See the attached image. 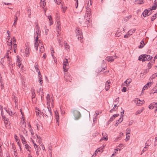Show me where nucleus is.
Wrapping results in <instances>:
<instances>
[{"mask_svg": "<svg viewBox=\"0 0 157 157\" xmlns=\"http://www.w3.org/2000/svg\"><path fill=\"white\" fill-rule=\"evenodd\" d=\"M90 6L88 5V4L87 6L86 7V11L87 12L89 13L90 12L91 9L89 8Z\"/></svg>", "mask_w": 157, "mask_h": 157, "instance_id": "obj_23", "label": "nucleus"}, {"mask_svg": "<svg viewBox=\"0 0 157 157\" xmlns=\"http://www.w3.org/2000/svg\"><path fill=\"white\" fill-rule=\"evenodd\" d=\"M10 32L9 31V30H7V34H8V36H7V37H10Z\"/></svg>", "mask_w": 157, "mask_h": 157, "instance_id": "obj_53", "label": "nucleus"}, {"mask_svg": "<svg viewBox=\"0 0 157 157\" xmlns=\"http://www.w3.org/2000/svg\"><path fill=\"white\" fill-rule=\"evenodd\" d=\"M152 93L153 94L155 93H157V85H156L155 87H154L152 90Z\"/></svg>", "mask_w": 157, "mask_h": 157, "instance_id": "obj_11", "label": "nucleus"}, {"mask_svg": "<svg viewBox=\"0 0 157 157\" xmlns=\"http://www.w3.org/2000/svg\"><path fill=\"white\" fill-rule=\"evenodd\" d=\"M148 88V87H147V85H145L143 87V90H142V91H143V90H145L146 89Z\"/></svg>", "mask_w": 157, "mask_h": 157, "instance_id": "obj_51", "label": "nucleus"}, {"mask_svg": "<svg viewBox=\"0 0 157 157\" xmlns=\"http://www.w3.org/2000/svg\"><path fill=\"white\" fill-rule=\"evenodd\" d=\"M54 1H56V3L58 5H59L61 3V0H54Z\"/></svg>", "mask_w": 157, "mask_h": 157, "instance_id": "obj_31", "label": "nucleus"}, {"mask_svg": "<svg viewBox=\"0 0 157 157\" xmlns=\"http://www.w3.org/2000/svg\"><path fill=\"white\" fill-rule=\"evenodd\" d=\"M119 98V97H118V98H117L115 100V102L116 103V104H117H117L118 103Z\"/></svg>", "mask_w": 157, "mask_h": 157, "instance_id": "obj_39", "label": "nucleus"}, {"mask_svg": "<svg viewBox=\"0 0 157 157\" xmlns=\"http://www.w3.org/2000/svg\"><path fill=\"white\" fill-rule=\"evenodd\" d=\"M45 35H48V32L49 31L48 29H45Z\"/></svg>", "mask_w": 157, "mask_h": 157, "instance_id": "obj_52", "label": "nucleus"}, {"mask_svg": "<svg viewBox=\"0 0 157 157\" xmlns=\"http://www.w3.org/2000/svg\"><path fill=\"white\" fill-rule=\"evenodd\" d=\"M135 29H134L133 30H129L128 31V34H130V35H132L133 33H135Z\"/></svg>", "mask_w": 157, "mask_h": 157, "instance_id": "obj_17", "label": "nucleus"}, {"mask_svg": "<svg viewBox=\"0 0 157 157\" xmlns=\"http://www.w3.org/2000/svg\"><path fill=\"white\" fill-rule=\"evenodd\" d=\"M130 129H127L126 130V135H127L128 134H130Z\"/></svg>", "mask_w": 157, "mask_h": 157, "instance_id": "obj_43", "label": "nucleus"}, {"mask_svg": "<svg viewBox=\"0 0 157 157\" xmlns=\"http://www.w3.org/2000/svg\"><path fill=\"white\" fill-rule=\"evenodd\" d=\"M114 117L112 116L109 119V122H110L112 121L113 120H114Z\"/></svg>", "mask_w": 157, "mask_h": 157, "instance_id": "obj_45", "label": "nucleus"}, {"mask_svg": "<svg viewBox=\"0 0 157 157\" xmlns=\"http://www.w3.org/2000/svg\"><path fill=\"white\" fill-rule=\"evenodd\" d=\"M126 88L125 87H123V89H122V91L123 92H126Z\"/></svg>", "mask_w": 157, "mask_h": 157, "instance_id": "obj_48", "label": "nucleus"}, {"mask_svg": "<svg viewBox=\"0 0 157 157\" xmlns=\"http://www.w3.org/2000/svg\"><path fill=\"white\" fill-rule=\"evenodd\" d=\"M143 111V109L137 110L136 113V115L140 114Z\"/></svg>", "mask_w": 157, "mask_h": 157, "instance_id": "obj_27", "label": "nucleus"}, {"mask_svg": "<svg viewBox=\"0 0 157 157\" xmlns=\"http://www.w3.org/2000/svg\"><path fill=\"white\" fill-rule=\"evenodd\" d=\"M156 7H157V5L156 4H155L154 5L152 6L151 7V10H155L156 8Z\"/></svg>", "mask_w": 157, "mask_h": 157, "instance_id": "obj_34", "label": "nucleus"}, {"mask_svg": "<svg viewBox=\"0 0 157 157\" xmlns=\"http://www.w3.org/2000/svg\"><path fill=\"white\" fill-rule=\"evenodd\" d=\"M64 77L66 81L67 82L68 81H69L70 82H71V79H70V77L68 75V73H65Z\"/></svg>", "mask_w": 157, "mask_h": 157, "instance_id": "obj_7", "label": "nucleus"}, {"mask_svg": "<svg viewBox=\"0 0 157 157\" xmlns=\"http://www.w3.org/2000/svg\"><path fill=\"white\" fill-rule=\"evenodd\" d=\"M123 118H120L118 120L116 121V123L115 124V126H117L120 123L123 121Z\"/></svg>", "mask_w": 157, "mask_h": 157, "instance_id": "obj_9", "label": "nucleus"}, {"mask_svg": "<svg viewBox=\"0 0 157 157\" xmlns=\"http://www.w3.org/2000/svg\"><path fill=\"white\" fill-rule=\"evenodd\" d=\"M109 84H107L105 83V89L106 91H107L109 90Z\"/></svg>", "mask_w": 157, "mask_h": 157, "instance_id": "obj_26", "label": "nucleus"}, {"mask_svg": "<svg viewBox=\"0 0 157 157\" xmlns=\"http://www.w3.org/2000/svg\"><path fill=\"white\" fill-rule=\"evenodd\" d=\"M151 82H148V83H147L146 85H147V87H150L151 86Z\"/></svg>", "mask_w": 157, "mask_h": 157, "instance_id": "obj_47", "label": "nucleus"}, {"mask_svg": "<svg viewBox=\"0 0 157 157\" xmlns=\"http://www.w3.org/2000/svg\"><path fill=\"white\" fill-rule=\"evenodd\" d=\"M51 108L50 107H48L42 110V113L45 116L46 118L49 117L51 118L52 117V113L51 111Z\"/></svg>", "mask_w": 157, "mask_h": 157, "instance_id": "obj_1", "label": "nucleus"}, {"mask_svg": "<svg viewBox=\"0 0 157 157\" xmlns=\"http://www.w3.org/2000/svg\"><path fill=\"white\" fill-rule=\"evenodd\" d=\"M119 114H114V115H113L112 116L114 117V118L115 117H118V116H119Z\"/></svg>", "mask_w": 157, "mask_h": 157, "instance_id": "obj_49", "label": "nucleus"}, {"mask_svg": "<svg viewBox=\"0 0 157 157\" xmlns=\"http://www.w3.org/2000/svg\"><path fill=\"white\" fill-rule=\"evenodd\" d=\"M131 81L132 80L131 79H128L124 82V85H127V84L130 83L131 82Z\"/></svg>", "mask_w": 157, "mask_h": 157, "instance_id": "obj_13", "label": "nucleus"}, {"mask_svg": "<svg viewBox=\"0 0 157 157\" xmlns=\"http://www.w3.org/2000/svg\"><path fill=\"white\" fill-rule=\"evenodd\" d=\"M156 16L154 15L151 18V21H153L156 18Z\"/></svg>", "mask_w": 157, "mask_h": 157, "instance_id": "obj_37", "label": "nucleus"}, {"mask_svg": "<svg viewBox=\"0 0 157 157\" xmlns=\"http://www.w3.org/2000/svg\"><path fill=\"white\" fill-rule=\"evenodd\" d=\"M35 94L34 92H32V99H33V98H35Z\"/></svg>", "mask_w": 157, "mask_h": 157, "instance_id": "obj_35", "label": "nucleus"}, {"mask_svg": "<svg viewBox=\"0 0 157 157\" xmlns=\"http://www.w3.org/2000/svg\"><path fill=\"white\" fill-rule=\"evenodd\" d=\"M77 37L79 40H80V42H82V41L81 40L83 38V36L81 31L80 29H78L76 32Z\"/></svg>", "mask_w": 157, "mask_h": 157, "instance_id": "obj_5", "label": "nucleus"}, {"mask_svg": "<svg viewBox=\"0 0 157 157\" xmlns=\"http://www.w3.org/2000/svg\"><path fill=\"white\" fill-rule=\"evenodd\" d=\"M49 19V20L50 21V25H52L53 24V21H52V18L51 16H48V17Z\"/></svg>", "mask_w": 157, "mask_h": 157, "instance_id": "obj_21", "label": "nucleus"}, {"mask_svg": "<svg viewBox=\"0 0 157 157\" xmlns=\"http://www.w3.org/2000/svg\"><path fill=\"white\" fill-rule=\"evenodd\" d=\"M20 138L22 140V142L23 144H25L26 143V141L25 140V137L22 135H20Z\"/></svg>", "mask_w": 157, "mask_h": 157, "instance_id": "obj_10", "label": "nucleus"}, {"mask_svg": "<svg viewBox=\"0 0 157 157\" xmlns=\"http://www.w3.org/2000/svg\"><path fill=\"white\" fill-rule=\"evenodd\" d=\"M152 58V57L150 55L143 54L139 57L138 60L143 62L147 60L149 61L151 60Z\"/></svg>", "mask_w": 157, "mask_h": 157, "instance_id": "obj_2", "label": "nucleus"}, {"mask_svg": "<svg viewBox=\"0 0 157 157\" xmlns=\"http://www.w3.org/2000/svg\"><path fill=\"white\" fill-rule=\"evenodd\" d=\"M39 81L40 82V84L42 85V82H43V81H42V80L41 77H39Z\"/></svg>", "mask_w": 157, "mask_h": 157, "instance_id": "obj_38", "label": "nucleus"}, {"mask_svg": "<svg viewBox=\"0 0 157 157\" xmlns=\"http://www.w3.org/2000/svg\"><path fill=\"white\" fill-rule=\"evenodd\" d=\"M132 17V16L131 15H130L128 17H125L126 18H127L126 20H128V19H130Z\"/></svg>", "mask_w": 157, "mask_h": 157, "instance_id": "obj_50", "label": "nucleus"}, {"mask_svg": "<svg viewBox=\"0 0 157 157\" xmlns=\"http://www.w3.org/2000/svg\"><path fill=\"white\" fill-rule=\"evenodd\" d=\"M55 113H56V112H55ZM56 114V121L57 122H58V121L59 119V116L58 115H57Z\"/></svg>", "mask_w": 157, "mask_h": 157, "instance_id": "obj_41", "label": "nucleus"}, {"mask_svg": "<svg viewBox=\"0 0 157 157\" xmlns=\"http://www.w3.org/2000/svg\"><path fill=\"white\" fill-rule=\"evenodd\" d=\"M38 36H37H37H36V39H35V41H38Z\"/></svg>", "mask_w": 157, "mask_h": 157, "instance_id": "obj_63", "label": "nucleus"}, {"mask_svg": "<svg viewBox=\"0 0 157 157\" xmlns=\"http://www.w3.org/2000/svg\"><path fill=\"white\" fill-rule=\"evenodd\" d=\"M111 82L110 81V80H108L106 81V83L108 84H110L111 83Z\"/></svg>", "mask_w": 157, "mask_h": 157, "instance_id": "obj_57", "label": "nucleus"}, {"mask_svg": "<svg viewBox=\"0 0 157 157\" xmlns=\"http://www.w3.org/2000/svg\"><path fill=\"white\" fill-rule=\"evenodd\" d=\"M152 64L150 62H149L147 64L148 67L149 69L151 67Z\"/></svg>", "mask_w": 157, "mask_h": 157, "instance_id": "obj_44", "label": "nucleus"}, {"mask_svg": "<svg viewBox=\"0 0 157 157\" xmlns=\"http://www.w3.org/2000/svg\"><path fill=\"white\" fill-rule=\"evenodd\" d=\"M15 65V63H13L12 64H11V65H10L9 66L10 67V69H11V70H13V67H14ZM11 72H12V71H11Z\"/></svg>", "mask_w": 157, "mask_h": 157, "instance_id": "obj_29", "label": "nucleus"}, {"mask_svg": "<svg viewBox=\"0 0 157 157\" xmlns=\"http://www.w3.org/2000/svg\"><path fill=\"white\" fill-rule=\"evenodd\" d=\"M143 3V1H139L138 2V4H142Z\"/></svg>", "mask_w": 157, "mask_h": 157, "instance_id": "obj_59", "label": "nucleus"}, {"mask_svg": "<svg viewBox=\"0 0 157 157\" xmlns=\"http://www.w3.org/2000/svg\"><path fill=\"white\" fill-rule=\"evenodd\" d=\"M57 27L58 28V30L59 29V28H60V23L59 22V21H57Z\"/></svg>", "mask_w": 157, "mask_h": 157, "instance_id": "obj_33", "label": "nucleus"}, {"mask_svg": "<svg viewBox=\"0 0 157 157\" xmlns=\"http://www.w3.org/2000/svg\"><path fill=\"white\" fill-rule=\"evenodd\" d=\"M140 45H139L138 47L139 48H142L144 46L145 44L144 42V40H142L140 42Z\"/></svg>", "mask_w": 157, "mask_h": 157, "instance_id": "obj_14", "label": "nucleus"}, {"mask_svg": "<svg viewBox=\"0 0 157 157\" xmlns=\"http://www.w3.org/2000/svg\"><path fill=\"white\" fill-rule=\"evenodd\" d=\"M41 33V31L40 30V28H38V29H36V33L37 36H38L40 35V33Z\"/></svg>", "mask_w": 157, "mask_h": 157, "instance_id": "obj_20", "label": "nucleus"}, {"mask_svg": "<svg viewBox=\"0 0 157 157\" xmlns=\"http://www.w3.org/2000/svg\"><path fill=\"white\" fill-rule=\"evenodd\" d=\"M147 149V147L146 146H145V147H144L143 149V150H142V153H141V155L144 153V151H146Z\"/></svg>", "mask_w": 157, "mask_h": 157, "instance_id": "obj_28", "label": "nucleus"}, {"mask_svg": "<svg viewBox=\"0 0 157 157\" xmlns=\"http://www.w3.org/2000/svg\"><path fill=\"white\" fill-rule=\"evenodd\" d=\"M21 64V63L20 62H18V63H17V65L19 67H20Z\"/></svg>", "mask_w": 157, "mask_h": 157, "instance_id": "obj_61", "label": "nucleus"}, {"mask_svg": "<svg viewBox=\"0 0 157 157\" xmlns=\"http://www.w3.org/2000/svg\"><path fill=\"white\" fill-rule=\"evenodd\" d=\"M31 13V10L30 9H28V14Z\"/></svg>", "mask_w": 157, "mask_h": 157, "instance_id": "obj_62", "label": "nucleus"}, {"mask_svg": "<svg viewBox=\"0 0 157 157\" xmlns=\"http://www.w3.org/2000/svg\"><path fill=\"white\" fill-rule=\"evenodd\" d=\"M131 35H130V34H128V32L127 33V34L125 35L124 36V38H128V37Z\"/></svg>", "mask_w": 157, "mask_h": 157, "instance_id": "obj_40", "label": "nucleus"}, {"mask_svg": "<svg viewBox=\"0 0 157 157\" xmlns=\"http://www.w3.org/2000/svg\"><path fill=\"white\" fill-rule=\"evenodd\" d=\"M2 119L4 121V122L6 123V124H8V119H7L6 118V117L5 116H2Z\"/></svg>", "mask_w": 157, "mask_h": 157, "instance_id": "obj_18", "label": "nucleus"}, {"mask_svg": "<svg viewBox=\"0 0 157 157\" xmlns=\"http://www.w3.org/2000/svg\"><path fill=\"white\" fill-rule=\"evenodd\" d=\"M35 47L38 46V41H35Z\"/></svg>", "mask_w": 157, "mask_h": 157, "instance_id": "obj_54", "label": "nucleus"}, {"mask_svg": "<svg viewBox=\"0 0 157 157\" xmlns=\"http://www.w3.org/2000/svg\"><path fill=\"white\" fill-rule=\"evenodd\" d=\"M64 46L66 50H68L69 49V46L67 43H64Z\"/></svg>", "mask_w": 157, "mask_h": 157, "instance_id": "obj_22", "label": "nucleus"}, {"mask_svg": "<svg viewBox=\"0 0 157 157\" xmlns=\"http://www.w3.org/2000/svg\"><path fill=\"white\" fill-rule=\"evenodd\" d=\"M12 43L11 40H10V42L8 43V46H10L12 45Z\"/></svg>", "mask_w": 157, "mask_h": 157, "instance_id": "obj_56", "label": "nucleus"}, {"mask_svg": "<svg viewBox=\"0 0 157 157\" xmlns=\"http://www.w3.org/2000/svg\"><path fill=\"white\" fill-rule=\"evenodd\" d=\"M102 135L103 138V139H104L106 141L108 140V138H107V136L106 135V133L105 132H103Z\"/></svg>", "mask_w": 157, "mask_h": 157, "instance_id": "obj_12", "label": "nucleus"}, {"mask_svg": "<svg viewBox=\"0 0 157 157\" xmlns=\"http://www.w3.org/2000/svg\"><path fill=\"white\" fill-rule=\"evenodd\" d=\"M38 28H40V27H39V26H38V24L37 23L36 24V25L35 26V28L36 29H38Z\"/></svg>", "mask_w": 157, "mask_h": 157, "instance_id": "obj_60", "label": "nucleus"}, {"mask_svg": "<svg viewBox=\"0 0 157 157\" xmlns=\"http://www.w3.org/2000/svg\"><path fill=\"white\" fill-rule=\"evenodd\" d=\"M135 101L136 102V103L137 104V105L138 106H140L141 105L145 102L144 100L142 101H140V100H139L138 99H137Z\"/></svg>", "mask_w": 157, "mask_h": 157, "instance_id": "obj_8", "label": "nucleus"}, {"mask_svg": "<svg viewBox=\"0 0 157 157\" xmlns=\"http://www.w3.org/2000/svg\"><path fill=\"white\" fill-rule=\"evenodd\" d=\"M33 145L35 149L38 146L35 143H33Z\"/></svg>", "mask_w": 157, "mask_h": 157, "instance_id": "obj_58", "label": "nucleus"}, {"mask_svg": "<svg viewBox=\"0 0 157 157\" xmlns=\"http://www.w3.org/2000/svg\"><path fill=\"white\" fill-rule=\"evenodd\" d=\"M116 58V56H108L106 57L105 59L109 62H112Z\"/></svg>", "mask_w": 157, "mask_h": 157, "instance_id": "obj_6", "label": "nucleus"}, {"mask_svg": "<svg viewBox=\"0 0 157 157\" xmlns=\"http://www.w3.org/2000/svg\"><path fill=\"white\" fill-rule=\"evenodd\" d=\"M8 59V60L9 62V66L12 64L11 63V59L10 57H9V58H7Z\"/></svg>", "mask_w": 157, "mask_h": 157, "instance_id": "obj_30", "label": "nucleus"}, {"mask_svg": "<svg viewBox=\"0 0 157 157\" xmlns=\"http://www.w3.org/2000/svg\"><path fill=\"white\" fill-rule=\"evenodd\" d=\"M147 10V13H148L149 15H150L151 13L152 10L150 9H149Z\"/></svg>", "mask_w": 157, "mask_h": 157, "instance_id": "obj_42", "label": "nucleus"}, {"mask_svg": "<svg viewBox=\"0 0 157 157\" xmlns=\"http://www.w3.org/2000/svg\"><path fill=\"white\" fill-rule=\"evenodd\" d=\"M143 15L144 17H146L147 15H149L148 13H147V10H145L143 13Z\"/></svg>", "mask_w": 157, "mask_h": 157, "instance_id": "obj_16", "label": "nucleus"}, {"mask_svg": "<svg viewBox=\"0 0 157 157\" xmlns=\"http://www.w3.org/2000/svg\"><path fill=\"white\" fill-rule=\"evenodd\" d=\"M75 1H76V3H75V4H76L75 6H76V8H77L78 7V0H75Z\"/></svg>", "mask_w": 157, "mask_h": 157, "instance_id": "obj_46", "label": "nucleus"}, {"mask_svg": "<svg viewBox=\"0 0 157 157\" xmlns=\"http://www.w3.org/2000/svg\"><path fill=\"white\" fill-rule=\"evenodd\" d=\"M25 147L26 149H27L28 151H30L31 147L28 144H26L25 145Z\"/></svg>", "mask_w": 157, "mask_h": 157, "instance_id": "obj_25", "label": "nucleus"}, {"mask_svg": "<svg viewBox=\"0 0 157 157\" xmlns=\"http://www.w3.org/2000/svg\"><path fill=\"white\" fill-rule=\"evenodd\" d=\"M40 51H41L42 52L43 50L44 47L42 48V46H41V47H40Z\"/></svg>", "mask_w": 157, "mask_h": 157, "instance_id": "obj_64", "label": "nucleus"}, {"mask_svg": "<svg viewBox=\"0 0 157 157\" xmlns=\"http://www.w3.org/2000/svg\"><path fill=\"white\" fill-rule=\"evenodd\" d=\"M9 51L8 50V51L7 52L6 54V55H5V56H4V57L3 58H2V59H1L2 61L3 60V59H5L6 58H9V57H9V56H8V55L9 54Z\"/></svg>", "mask_w": 157, "mask_h": 157, "instance_id": "obj_19", "label": "nucleus"}, {"mask_svg": "<svg viewBox=\"0 0 157 157\" xmlns=\"http://www.w3.org/2000/svg\"><path fill=\"white\" fill-rule=\"evenodd\" d=\"M75 120H78L80 119L81 117L80 112L77 110H74L72 111Z\"/></svg>", "mask_w": 157, "mask_h": 157, "instance_id": "obj_3", "label": "nucleus"}, {"mask_svg": "<svg viewBox=\"0 0 157 157\" xmlns=\"http://www.w3.org/2000/svg\"><path fill=\"white\" fill-rule=\"evenodd\" d=\"M2 81L1 80H0V82L1 83V89H3L4 88L3 84L2 82Z\"/></svg>", "mask_w": 157, "mask_h": 157, "instance_id": "obj_32", "label": "nucleus"}, {"mask_svg": "<svg viewBox=\"0 0 157 157\" xmlns=\"http://www.w3.org/2000/svg\"><path fill=\"white\" fill-rule=\"evenodd\" d=\"M46 55L45 53H44L43 56V58H44L43 60H44V59L46 58Z\"/></svg>", "mask_w": 157, "mask_h": 157, "instance_id": "obj_55", "label": "nucleus"}, {"mask_svg": "<svg viewBox=\"0 0 157 157\" xmlns=\"http://www.w3.org/2000/svg\"><path fill=\"white\" fill-rule=\"evenodd\" d=\"M46 5V2L45 1H42V0H40V5L43 6V8H44V7Z\"/></svg>", "mask_w": 157, "mask_h": 157, "instance_id": "obj_15", "label": "nucleus"}, {"mask_svg": "<svg viewBox=\"0 0 157 157\" xmlns=\"http://www.w3.org/2000/svg\"><path fill=\"white\" fill-rule=\"evenodd\" d=\"M68 67V60L67 59H65L63 62V69L65 72L67 71Z\"/></svg>", "mask_w": 157, "mask_h": 157, "instance_id": "obj_4", "label": "nucleus"}, {"mask_svg": "<svg viewBox=\"0 0 157 157\" xmlns=\"http://www.w3.org/2000/svg\"><path fill=\"white\" fill-rule=\"evenodd\" d=\"M17 17L16 16H15V18L14 21V22L13 24V25L14 26H16V22L17 21Z\"/></svg>", "mask_w": 157, "mask_h": 157, "instance_id": "obj_24", "label": "nucleus"}, {"mask_svg": "<svg viewBox=\"0 0 157 157\" xmlns=\"http://www.w3.org/2000/svg\"><path fill=\"white\" fill-rule=\"evenodd\" d=\"M6 111L10 115L12 116V112L11 111H10L9 110H6Z\"/></svg>", "mask_w": 157, "mask_h": 157, "instance_id": "obj_36", "label": "nucleus"}]
</instances>
